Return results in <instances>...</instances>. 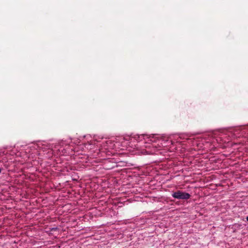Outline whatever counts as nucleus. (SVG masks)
<instances>
[{
  "label": "nucleus",
  "instance_id": "2",
  "mask_svg": "<svg viewBox=\"0 0 248 248\" xmlns=\"http://www.w3.org/2000/svg\"><path fill=\"white\" fill-rule=\"evenodd\" d=\"M98 147H99L100 152H105L106 154L109 155L110 154H114L112 150H117V145L114 142L110 140H104L101 142V143H97L96 145Z\"/></svg>",
  "mask_w": 248,
  "mask_h": 248
},
{
  "label": "nucleus",
  "instance_id": "8",
  "mask_svg": "<svg viewBox=\"0 0 248 248\" xmlns=\"http://www.w3.org/2000/svg\"><path fill=\"white\" fill-rule=\"evenodd\" d=\"M1 169L0 168V173L1 172Z\"/></svg>",
  "mask_w": 248,
  "mask_h": 248
},
{
  "label": "nucleus",
  "instance_id": "3",
  "mask_svg": "<svg viewBox=\"0 0 248 248\" xmlns=\"http://www.w3.org/2000/svg\"><path fill=\"white\" fill-rule=\"evenodd\" d=\"M171 195L173 198L180 200H187L190 197L189 193L180 190L173 192Z\"/></svg>",
  "mask_w": 248,
  "mask_h": 248
},
{
  "label": "nucleus",
  "instance_id": "4",
  "mask_svg": "<svg viewBox=\"0 0 248 248\" xmlns=\"http://www.w3.org/2000/svg\"><path fill=\"white\" fill-rule=\"evenodd\" d=\"M40 145H41V144H38V147L39 148L43 150L44 151H45L46 149H50L52 148V146L51 145L42 144L41 146H40Z\"/></svg>",
  "mask_w": 248,
  "mask_h": 248
},
{
  "label": "nucleus",
  "instance_id": "7",
  "mask_svg": "<svg viewBox=\"0 0 248 248\" xmlns=\"http://www.w3.org/2000/svg\"><path fill=\"white\" fill-rule=\"evenodd\" d=\"M247 220L248 221V216L246 217Z\"/></svg>",
  "mask_w": 248,
  "mask_h": 248
},
{
  "label": "nucleus",
  "instance_id": "6",
  "mask_svg": "<svg viewBox=\"0 0 248 248\" xmlns=\"http://www.w3.org/2000/svg\"><path fill=\"white\" fill-rule=\"evenodd\" d=\"M58 230V228H57V227L52 228L51 229V231H56V230Z\"/></svg>",
  "mask_w": 248,
  "mask_h": 248
},
{
  "label": "nucleus",
  "instance_id": "1",
  "mask_svg": "<svg viewBox=\"0 0 248 248\" xmlns=\"http://www.w3.org/2000/svg\"><path fill=\"white\" fill-rule=\"evenodd\" d=\"M130 140L131 142H137L136 144H132V147L141 150L143 153L148 155L155 154L162 147H168L171 144V141L157 135H136Z\"/></svg>",
  "mask_w": 248,
  "mask_h": 248
},
{
  "label": "nucleus",
  "instance_id": "5",
  "mask_svg": "<svg viewBox=\"0 0 248 248\" xmlns=\"http://www.w3.org/2000/svg\"><path fill=\"white\" fill-rule=\"evenodd\" d=\"M92 146H93V144H90V143H88V144H85V147L86 148H87L88 149H92Z\"/></svg>",
  "mask_w": 248,
  "mask_h": 248
}]
</instances>
